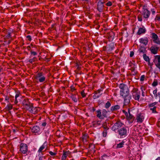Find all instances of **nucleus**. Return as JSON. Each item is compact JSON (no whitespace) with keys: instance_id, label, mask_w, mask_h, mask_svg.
<instances>
[{"instance_id":"25","label":"nucleus","mask_w":160,"mask_h":160,"mask_svg":"<svg viewBox=\"0 0 160 160\" xmlns=\"http://www.w3.org/2000/svg\"><path fill=\"white\" fill-rule=\"evenodd\" d=\"M32 104L31 103H30L28 105L24 107L26 109L28 110L29 112H30L32 107Z\"/></svg>"},{"instance_id":"1","label":"nucleus","mask_w":160,"mask_h":160,"mask_svg":"<svg viewBox=\"0 0 160 160\" xmlns=\"http://www.w3.org/2000/svg\"><path fill=\"white\" fill-rule=\"evenodd\" d=\"M120 88V95L121 96H124L125 95L129 93L127 86L124 84H120L119 86Z\"/></svg>"},{"instance_id":"15","label":"nucleus","mask_w":160,"mask_h":160,"mask_svg":"<svg viewBox=\"0 0 160 160\" xmlns=\"http://www.w3.org/2000/svg\"><path fill=\"white\" fill-rule=\"evenodd\" d=\"M47 143L46 142H45L39 148V149L38 150V152L39 153V154H40V153L42 151V150L45 148V147L47 146ZM41 155L42 154V153H41Z\"/></svg>"},{"instance_id":"13","label":"nucleus","mask_w":160,"mask_h":160,"mask_svg":"<svg viewBox=\"0 0 160 160\" xmlns=\"http://www.w3.org/2000/svg\"><path fill=\"white\" fill-rule=\"evenodd\" d=\"M139 42L146 46L148 43V39L147 38H142L139 40Z\"/></svg>"},{"instance_id":"50","label":"nucleus","mask_w":160,"mask_h":160,"mask_svg":"<svg viewBox=\"0 0 160 160\" xmlns=\"http://www.w3.org/2000/svg\"><path fill=\"white\" fill-rule=\"evenodd\" d=\"M28 39L29 41H31L32 40V38L31 36L28 35L26 37Z\"/></svg>"},{"instance_id":"27","label":"nucleus","mask_w":160,"mask_h":160,"mask_svg":"<svg viewBox=\"0 0 160 160\" xmlns=\"http://www.w3.org/2000/svg\"><path fill=\"white\" fill-rule=\"evenodd\" d=\"M22 104L24 106V107L30 104V103L29 102L28 100L26 99H24L22 102Z\"/></svg>"},{"instance_id":"14","label":"nucleus","mask_w":160,"mask_h":160,"mask_svg":"<svg viewBox=\"0 0 160 160\" xmlns=\"http://www.w3.org/2000/svg\"><path fill=\"white\" fill-rule=\"evenodd\" d=\"M31 131L33 133H38L40 132V129L37 126H35L31 129Z\"/></svg>"},{"instance_id":"30","label":"nucleus","mask_w":160,"mask_h":160,"mask_svg":"<svg viewBox=\"0 0 160 160\" xmlns=\"http://www.w3.org/2000/svg\"><path fill=\"white\" fill-rule=\"evenodd\" d=\"M39 160H45V157L42 155H41V154H38Z\"/></svg>"},{"instance_id":"62","label":"nucleus","mask_w":160,"mask_h":160,"mask_svg":"<svg viewBox=\"0 0 160 160\" xmlns=\"http://www.w3.org/2000/svg\"><path fill=\"white\" fill-rule=\"evenodd\" d=\"M90 147H92V148L93 147L94 148V145L92 144H90Z\"/></svg>"},{"instance_id":"23","label":"nucleus","mask_w":160,"mask_h":160,"mask_svg":"<svg viewBox=\"0 0 160 160\" xmlns=\"http://www.w3.org/2000/svg\"><path fill=\"white\" fill-rule=\"evenodd\" d=\"M120 108V106L118 105H116L112 106L111 108V111H115L118 110Z\"/></svg>"},{"instance_id":"2","label":"nucleus","mask_w":160,"mask_h":160,"mask_svg":"<svg viewBox=\"0 0 160 160\" xmlns=\"http://www.w3.org/2000/svg\"><path fill=\"white\" fill-rule=\"evenodd\" d=\"M96 112L97 116L100 119H104V118L108 117L107 112L105 109H103L102 111L101 110H98L96 111Z\"/></svg>"},{"instance_id":"51","label":"nucleus","mask_w":160,"mask_h":160,"mask_svg":"<svg viewBox=\"0 0 160 160\" xmlns=\"http://www.w3.org/2000/svg\"><path fill=\"white\" fill-rule=\"evenodd\" d=\"M49 153L52 156H54L55 155H56V153H55V152H52V151L49 152Z\"/></svg>"},{"instance_id":"53","label":"nucleus","mask_w":160,"mask_h":160,"mask_svg":"<svg viewBox=\"0 0 160 160\" xmlns=\"http://www.w3.org/2000/svg\"><path fill=\"white\" fill-rule=\"evenodd\" d=\"M70 88H71V91L72 92H73L74 90H75L74 87L73 86H71Z\"/></svg>"},{"instance_id":"3","label":"nucleus","mask_w":160,"mask_h":160,"mask_svg":"<svg viewBox=\"0 0 160 160\" xmlns=\"http://www.w3.org/2000/svg\"><path fill=\"white\" fill-rule=\"evenodd\" d=\"M118 132L120 138H123L127 135V130L126 128H122L118 130Z\"/></svg>"},{"instance_id":"18","label":"nucleus","mask_w":160,"mask_h":160,"mask_svg":"<svg viewBox=\"0 0 160 160\" xmlns=\"http://www.w3.org/2000/svg\"><path fill=\"white\" fill-rule=\"evenodd\" d=\"M146 31V30L144 28H140L138 30L137 34L140 35L142 34L145 33Z\"/></svg>"},{"instance_id":"42","label":"nucleus","mask_w":160,"mask_h":160,"mask_svg":"<svg viewBox=\"0 0 160 160\" xmlns=\"http://www.w3.org/2000/svg\"><path fill=\"white\" fill-rule=\"evenodd\" d=\"M156 107H154L153 108H151L150 110H152L153 113L156 112Z\"/></svg>"},{"instance_id":"48","label":"nucleus","mask_w":160,"mask_h":160,"mask_svg":"<svg viewBox=\"0 0 160 160\" xmlns=\"http://www.w3.org/2000/svg\"><path fill=\"white\" fill-rule=\"evenodd\" d=\"M144 10H148L147 9V6L146 5H144L143 6L142 10V11H143Z\"/></svg>"},{"instance_id":"24","label":"nucleus","mask_w":160,"mask_h":160,"mask_svg":"<svg viewBox=\"0 0 160 160\" xmlns=\"http://www.w3.org/2000/svg\"><path fill=\"white\" fill-rule=\"evenodd\" d=\"M101 121H93L92 122V126L94 127H96V125L97 124L98 125H100Z\"/></svg>"},{"instance_id":"5","label":"nucleus","mask_w":160,"mask_h":160,"mask_svg":"<svg viewBox=\"0 0 160 160\" xmlns=\"http://www.w3.org/2000/svg\"><path fill=\"white\" fill-rule=\"evenodd\" d=\"M124 98V105H128L130 101L131 98V96L129 93L125 95L124 96H122Z\"/></svg>"},{"instance_id":"55","label":"nucleus","mask_w":160,"mask_h":160,"mask_svg":"<svg viewBox=\"0 0 160 160\" xmlns=\"http://www.w3.org/2000/svg\"><path fill=\"white\" fill-rule=\"evenodd\" d=\"M155 20L158 21H160V17H159L157 16L155 18Z\"/></svg>"},{"instance_id":"33","label":"nucleus","mask_w":160,"mask_h":160,"mask_svg":"<svg viewBox=\"0 0 160 160\" xmlns=\"http://www.w3.org/2000/svg\"><path fill=\"white\" fill-rule=\"evenodd\" d=\"M157 90L156 89L154 90L153 92V93L154 95L155 98H157Z\"/></svg>"},{"instance_id":"41","label":"nucleus","mask_w":160,"mask_h":160,"mask_svg":"<svg viewBox=\"0 0 160 160\" xmlns=\"http://www.w3.org/2000/svg\"><path fill=\"white\" fill-rule=\"evenodd\" d=\"M153 41L155 42V43L157 44H159L160 43V41L158 38L157 39L154 40Z\"/></svg>"},{"instance_id":"12","label":"nucleus","mask_w":160,"mask_h":160,"mask_svg":"<svg viewBox=\"0 0 160 160\" xmlns=\"http://www.w3.org/2000/svg\"><path fill=\"white\" fill-rule=\"evenodd\" d=\"M70 155L71 152L69 151L64 152L63 154L62 157V160H65L66 157L67 156H69Z\"/></svg>"},{"instance_id":"44","label":"nucleus","mask_w":160,"mask_h":160,"mask_svg":"<svg viewBox=\"0 0 160 160\" xmlns=\"http://www.w3.org/2000/svg\"><path fill=\"white\" fill-rule=\"evenodd\" d=\"M35 58L34 57L33 58L29 59L28 61L29 62L31 63H32L35 61Z\"/></svg>"},{"instance_id":"39","label":"nucleus","mask_w":160,"mask_h":160,"mask_svg":"<svg viewBox=\"0 0 160 160\" xmlns=\"http://www.w3.org/2000/svg\"><path fill=\"white\" fill-rule=\"evenodd\" d=\"M158 81L157 80L154 81L152 84V85L153 87H155L158 85Z\"/></svg>"},{"instance_id":"11","label":"nucleus","mask_w":160,"mask_h":160,"mask_svg":"<svg viewBox=\"0 0 160 160\" xmlns=\"http://www.w3.org/2000/svg\"><path fill=\"white\" fill-rule=\"evenodd\" d=\"M102 91L101 90L99 89L95 92L94 95L93 97V98L95 99L99 98L102 94V93H101Z\"/></svg>"},{"instance_id":"32","label":"nucleus","mask_w":160,"mask_h":160,"mask_svg":"<svg viewBox=\"0 0 160 160\" xmlns=\"http://www.w3.org/2000/svg\"><path fill=\"white\" fill-rule=\"evenodd\" d=\"M128 115L127 117H126L128 119H132V116L130 113L129 111L128 110Z\"/></svg>"},{"instance_id":"6","label":"nucleus","mask_w":160,"mask_h":160,"mask_svg":"<svg viewBox=\"0 0 160 160\" xmlns=\"http://www.w3.org/2000/svg\"><path fill=\"white\" fill-rule=\"evenodd\" d=\"M20 152L22 153L27 154L28 152V146L26 144L22 143L20 146Z\"/></svg>"},{"instance_id":"43","label":"nucleus","mask_w":160,"mask_h":160,"mask_svg":"<svg viewBox=\"0 0 160 160\" xmlns=\"http://www.w3.org/2000/svg\"><path fill=\"white\" fill-rule=\"evenodd\" d=\"M138 20L139 21H142V17L141 15H139L138 16Z\"/></svg>"},{"instance_id":"29","label":"nucleus","mask_w":160,"mask_h":160,"mask_svg":"<svg viewBox=\"0 0 160 160\" xmlns=\"http://www.w3.org/2000/svg\"><path fill=\"white\" fill-rule=\"evenodd\" d=\"M143 58L144 59V60L145 61H147V62H148V61L149 62L150 59H149V57L146 55V54H143Z\"/></svg>"},{"instance_id":"7","label":"nucleus","mask_w":160,"mask_h":160,"mask_svg":"<svg viewBox=\"0 0 160 160\" xmlns=\"http://www.w3.org/2000/svg\"><path fill=\"white\" fill-rule=\"evenodd\" d=\"M123 124V123L121 122L120 121H118L112 127V130L113 131H115L117 130H118V129L122 126Z\"/></svg>"},{"instance_id":"52","label":"nucleus","mask_w":160,"mask_h":160,"mask_svg":"<svg viewBox=\"0 0 160 160\" xmlns=\"http://www.w3.org/2000/svg\"><path fill=\"white\" fill-rule=\"evenodd\" d=\"M81 94L83 97H84L86 96V94L84 91H82L81 92Z\"/></svg>"},{"instance_id":"4","label":"nucleus","mask_w":160,"mask_h":160,"mask_svg":"<svg viewBox=\"0 0 160 160\" xmlns=\"http://www.w3.org/2000/svg\"><path fill=\"white\" fill-rule=\"evenodd\" d=\"M35 78L40 82H42L45 80V77L42 73H38L35 76Z\"/></svg>"},{"instance_id":"36","label":"nucleus","mask_w":160,"mask_h":160,"mask_svg":"<svg viewBox=\"0 0 160 160\" xmlns=\"http://www.w3.org/2000/svg\"><path fill=\"white\" fill-rule=\"evenodd\" d=\"M7 109L8 110H11L12 108V106L11 104H8L6 107Z\"/></svg>"},{"instance_id":"37","label":"nucleus","mask_w":160,"mask_h":160,"mask_svg":"<svg viewBox=\"0 0 160 160\" xmlns=\"http://www.w3.org/2000/svg\"><path fill=\"white\" fill-rule=\"evenodd\" d=\"M157 102H155L152 103H150L149 104V107H155L154 106L157 104Z\"/></svg>"},{"instance_id":"64","label":"nucleus","mask_w":160,"mask_h":160,"mask_svg":"<svg viewBox=\"0 0 160 160\" xmlns=\"http://www.w3.org/2000/svg\"><path fill=\"white\" fill-rule=\"evenodd\" d=\"M155 160H160V157H158Z\"/></svg>"},{"instance_id":"59","label":"nucleus","mask_w":160,"mask_h":160,"mask_svg":"<svg viewBox=\"0 0 160 160\" xmlns=\"http://www.w3.org/2000/svg\"><path fill=\"white\" fill-rule=\"evenodd\" d=\"M107 135V133L106 132H103V136L104 137H105Z\"/></svg>"},{"instance_id":"54","label":"nucleus","mask_w":160,"mask_h":160,"mask_svg":"<svg viewBox=\"0 0 160 160\" xmlns=\"http://www.w3.org/2000/svg\"><path fill=\"white\" fill-rule=\"evenodd\" d=\"M134 54V53L133 51H131L130 54V57H132Z\"/></svg>"},{"instance_id":"45","label":"nucleus","mask_w":160,"mask_h":160,"mask_svg":"<svg viewBox=\"0 0 160 160\" xmlns=\"http://www.w3.org/2000/svg\"><path fill=\"white\" fill-rule=\"evenodd\" d=\"M145 78V76L144 75H142L140 78V80L141 81H143L144 80Z\"/></svg>"},{"instance_id":"28","label":"nucleus","mask_w":160,"mask_h":160,"mask_svg":"<svg viewBox=\"0 0 160 160\" xmlns=\"http://www.w3.org/2000/svg\"><path fill=\"white\" fill-rule=\"evenodd\" d=\"M88 138V135L86 134H84L82 137V139L83 142L87 141V139Z\"/></svg>"},{"instance_id":"47","label":"nucleus","mask_w":160,"mask_h":160,"mask_svg":"<svg viewBox=\"0 0 160 160\" xmlns=\"http://www.w3.org/2000/svg\"><path fill=\"white\" fill-rule=\"evenodd\" d=\"M31 55H32L33 56L36 55L37 54V53L36 52L32 51H31Z\"/></svg>"},{"instance_id":"35","label":"nucleus","mask_w":160,"mask_h":160,"mask_svg":"<svg viewBox=\"0 0 160 160\" xmlns=\"http://www.w3.org/2000/svg\"><path fill=\"white\" fill-rule=\"evenodd\" d=\"M72 100L75 102H76L78 101V99L76 97V95L71 98Z\"/></svg>"},{"instance_id":"63","label":"nucleus","mask_w":160,"mask_h":160,"mask_svg":"<svg viewBox=\"0 0 160 160\" xmlns=\"http://www.w3.org/2000/svg\"><path fill=\"white\" fill-rule=\"evenodd\" d=\"M110 37H111V38H110V40H113V37H112L111 36Z\"/></svg>"},{"instance_id":"56","label":"nucleus","mask_w":160,"mask_h":160,"mask_svg":"<svg viewBox=\"0 0 160 160\" xmlns=\"http://www.w3.org/2000/svg\"><path fill=\"white\" fill-rule=\"evenodd\" d=\"M158 97L160 98V100H159V102L160 103V92H159L157 94V98Z\"/></svg>"},{"instance_id":"61","label":"nucleus","mask_w":160,"mask_h":160,"mask_svg":"<svg viewBox=\"0 0 160 160\" xmlns=\"http://www.w3.org/2000/svg\"><path fill=\"white\" fill-rule=\"evenodd\" d=\"M142 95L143 97L145 96V92L143 91L142 92Z\"/></svg>"},{"instance_id":"21","label":"nucleus","mask_w":160,"mask_h":160,"mask_svg":"<svg viewBox=\"0 0 160 160\" xmlns=\"http://www.w3.org/2000/svg\"><path fill=\"white\" fill-rule=\"evenodd\" d=\"M138 51L140 53H142L145 54L146 52V48L143 47L141 46L140 48L138 49Z\"/></svg>"},{"instance_id":"60","label":"nucleus","mask_w":160,"mask_h":160,"mask_svg":"<svg viewBox=\"0 0 160 160\" xmlns=\"http://www.w3.org/2000/svg\"><path fill=\"white\" fill-rule=\"evenodd\" d=\"M46 123L45 122H43L42 123V126L43 127H44V126H46Z\"/></svg>"},{"instance_id":"31","label":"nucleus","mask_w":160,"mask_h":160,"mask_svg":"<svg viewBox=\"0 0 160 160\" xmlns=\"http://www.w3.org/2000/svg\"><path fill=\"white\" fill-rule=\"evenodd\" d=\"M111 105V104L109 101H108L105 105V108H108Z\"/></svg>"},{"instance_id":"46","label":"nucleus","mask_w":160,"mask_h":160,"mask_svg":"<svg viewBox=\"0 0 160 160\" xmlns=\"http://www.w3.org/2000/svg\"><path fill=\"white\" fill-rule=\"evenodd\" d=\"M112 3L110 1H108L106 3V5L108 6H111L112 5Z\"/></svg>"},{"instance_id":"8","label":"nucleus","mask_w":160,"mask_h":160,"mask_svg":"<svg viewBox=\"0 0 160 160\" xmlns=\"http://www.w3.org/2000/svg\"><path fill=\"white\" fill-rule=\"evenodd\" d=\"M142 14L143 15V18L147 20L150 14V11L148 10H144L143 11H142Z\"/></svg>"},{"instance_id":"9","label":"nucleus","mask_w":160,"mask_h":160,"mask_svg":"<svg viewBox=\"0 0 160 160\" xmlns=\"http://www.w3.org/2000/svg\"><path fill=\"white\" fill-rule=\"evenodd\" d=\"M103 2H101V0H99L97 5V9L99 12H102L103 11Z\"/></svg>"},{"instance_id":"38","label":"nucleus","mask_w":160,"mask_h":160,"mask_svg":"<svg viewBox=\"0 0 160 160\" xmlns=\"http://www.w3.org/2000/svg\"><path fill=\"white\" fill-rule=\"evenodd\" d=\"M11 32H8L7 33V35L6 36V37L7 38H9L11 37Z\"/></svg>"},{"instance_id":"22","label":"nucleus","mask_w":160,"mask_h":160,"mask_svg":"<svg viewBox=\"0 0 160 160\" xmlns=\"http://www.w3.org/2000/svg\"><path fill=\"white\" fill-rule=\"evenodd\" d=\"M38 111V109L37 107H34L32 106L30 112L33 114L36 113Z\"/></svg>"},{"instance_id":"19","label":"nucleus","mask_w":160,"mask_h":160,"mask_svg":"<svg viewBox=\"0 0 160 160\" xmlns=\"http://www.w3.org/2000/svg\"><path fill=\"white\" fill-rule=\"evenodd\" d=\"M144 118V115L143 113L139 114L137 115V120H142Z\"/></svg>"},{"instance_id":"16","label":"nucleus","mask_w":160,"mask_h":160,"mask_svg":"<svg viewBox=\"0 0 160 160\" xmlns=\"http://www.w3.org/2000/svg\"><path fill=\"white\" fill-rule=\"evenodd\" d=\"M158 48L157 47H154L152 46L150 48V50L152 53L154 54H156L157 53L158 50Z\"/></svg>"},{"instance_id":"49","label":"nucleus","mask_w":160,"mask_h":160,"mask_svg":"<svg viewBox=\"0 0 160 160\" xmlns=\"http://www.w3.org/2000/svg\"><path fill=\"white\" fill-rule=\"evenodd\" d=\"M122 112L125 115L126 117H127L128 116V113L126 111L124 110H122Z\"/></svg>"},{"instance_id":"34","label":"nucleus","mask_w":160,"mask_h":160,"mask_svg":"<svg viewBox=\"0 0 160 160\" xmlns=\"http://www.w3.org/2000/svg\"><path fill=\"white\" fill-rule=\"evenodd\" d=\"M152 38H153L154 40L157 39L158 38L157 35L155 33H152Z\"/></svg>"},{"instance_id":"40","label":"nucleus","mask_w":160,"mask_h":160,"mask_svg":"<svg viewBox=\"0 0 160 160\" xmlns=\"http://www.w3.org/2000/svg\"><path fill=\"white\" fill-rule=\"evenodd\" d=\"M19 96V94H17L16 95L15 97V103H17L18 102V101L17 100V98Z\"/></svg>"},{"instance_id":"26","label":"nucleus","mask_w":160,"mask_h":160,"mask_svg":"<svg viewBox=\"0 0 160 160\" xmlns=\"http://www.w3.org/2000/svg\"><path fill=\"white\" fill-rule=\"evenodd\" d=\"M125 142L122 141L121 142L117 144V148H120L123 147Z\"/></svg>"},{"instance_id":"17","label":"nucleus","mask_w":160,"mask_h":160,"mask_svg":"<svg viewBox=\"0 0 160 160\" xmlns=\"http://www.w3.org/2000/svg\"><path fill=\"white\" fill-rule=\"evenodd\" d=\"M155 58L156 59H157L158 60V62L155 64L157 68H160V56H155Z\"/></svg>"},{"instance_id":"58","label":"nucleus","mask_w":160,"mask_h":160,"mask_svg":"<svg viewBox=\"0 0 160 160\" xmlns=\"http://www.w3.org/2000/svg\"><path fill=\"white\" fill-rule=\"evenodd\" d=\"M76 94H73V93H71V96H70V98H72V97H73L75 95H76Z\"/></svg>"},{"instance_id":"20","label":"nucleus","mask_w":160,"mask_h":160,"mask_svg":"<svg viewBox=\"0 0 160 160\" xmlns=\"http://www.w3.org/2000/svg\"><path fill=\"white\" fill-rule=\"evenodd\" d=\"M133 98L136 100L139 101L140 98V95L138 92H135L132 95Z\"/></svg>"},{"instance_id":"10","label":"nucleus","mask_w":160,"mask_h":160,"mask_svg":"<svg viewBox=\"0 0 160 160\" xmlns=\"http://www.w3.org/2000/svg\"><path fill=\"white\" fill-rule=\"evenodd\" d=\"M115 48L114 43H111L109 46L106 48V50L108 53H110Z\"/></svg>"},{"instance_id":"57","label":"nucleus","mask_w":160,"mask_h":160,"mask_svg":"<svg viewBox=\"0 0 160 160\" xmlns=\"http://www.w3.org/2000/svg\"><path fill=\"white\" fill-rule=\"evenodd\" d=\"M151 11H152V14H153V15L155 14L156 12L154 10V9H151Z\"/></svg>"}]
</instances>
